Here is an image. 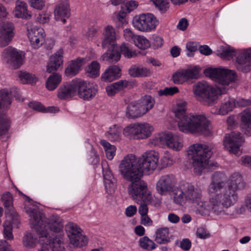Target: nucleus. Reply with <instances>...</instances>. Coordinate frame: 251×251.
I'll return each instance as SVG.
<instances>
[{
	"instance_id": "nucleus-1",
	"label": "nucleus",
	"mask_w": 251,
	"mask_h": 251,
	"mask_svg": "<svg viewBox=\"0 0 251 251\" xmlns=\"http://www.w3.org/2000/svg\"><path fill=\"white\" fill-rule=\"evenodd\" d=\"M246 183L238 173L232 174L226 182L225 174L215 173L208 187V201L201 200V190L190 183L182 184L175 193V201L183 204L186 201L197 203L198 211L201 215L210 212L214 215H227V210L238 201L237 191L245 188Z\"/></svg>"
},
{
	"instance_id": "nucleus-2",
	"label": "nucleus",
	"mask_w": 251,
	"mask_h": 251,
	"mask_svg": "<svg viewBox=\"0 0 251 251\" xmlns=\"http://www.w3.org/2000/svg\"><path fill=\"white\" fill-rule=\"evenodd\" d=\"M185 105V102L177 103L174 111L179 130L185 133L210 135L211 134V123L205 115L199 113L187 114Z\"/></svg>"
},
{
	"instance_id": "nucleus-3",
	"label": "nucleus",
	"mask_w": 251,
	"mask_h": 251,
	"mask_svg": "<svg viewBox=\"0 0 251 251\" xmlns=\"http://www.w3.org/2000/svg\"><path fill=\"white\" fill-rule=\"evenodd\" d=\"M25 209L30 217L31 226L35 229L41 241H48V229L59 232L63 229L62 220L60 217L52 216L50 219H47L37 208L27 206Z\"/></svg>"
},
{
	"instance_id": "nucleus-4",
	"label": "nucleus",
	"mask_w": 251,
	"mask_h": 251,
	"mask_svg": "<svg viewBox=\"0 0 251 251\" xmlns=\"http://www.w3.org/2000/svg\"><path fill=\"white\" fill-rule=\"evenodd\" d=\"M119 171L123 178L130 183L127 187L129 195L136 203L147 202L152 200L146 183L141 180V173L138 171H130L119 166Z\"/></svg>"
},
{
	"instance_id": "nucleus-5",
	"label": "nucleus",
	"mask_w": 251,
	"mask_h": 251,
	"mask_svg": "<svg viewBox=\"0 0 251 251\" xmlns=\"http://www.w3.org/2000/svg\"><path fill=\"white\" fill-rule=\"evenodd\" d=\"M159 155L154 151L143 153L139 158L133 154H128L121 161L119 166L130 171H138L143 176L144 173L153 171L157 167Z\"/></svg>"
},
{
	"instance_id": "nucleus-6",
	"label": "nucleus",
	"mask_w": 251,
	"mask_h": 251,
	"mask_svg": "<svg viewBox=\"0 0 251 251\" xmlns=\"http://www.w3.org/2000/svg\"><path fill=\"white\" fill-rule=\"evenodd\" d=\"M216 151L213 144L196 143L190 146L187 150V155L192 162L194 170L197 175H201L206 167L209 159Z\"/></svg>"
},
{
	"instance_id": "nucleus-7",
	"label": "nucleus",
	"mask_w": 251,
	"mask_h": 251,
	"mask_svg": "<svg viewBox=\"0 0 251 251\" xmlns=\"http://www.w3.org/2000/svg\"><path fill=\"white\" fill-rule=\"evenodd\" d=\"M194 97L197 100L204 105L211 106L217 102L218 95L226 93L221 88H217L208 83L199 82L193 87Z\"/></svg>"
},
{
	"instance_id": "nucleus-8",
	"label": "nucleus",
	"mask_w": 251,
	"mask_h": 251,
	"mask_svg": "<svg viewBox=\"0 0 251 251\" xmlns=\"http://www.w3.org/2000/svg\"><path fill=\"white\" fill-rule=\"evenodd\" d=\"M206 76L209 77L223 86L219 88L223 91L225 89L226 93L227 89L226 86L230 83L235 82L237 79V75L234 71L225 68H209L204 71Z\"/></svg>"
},
{
	"instance_id": "nucleus-9",
	"label": "nucleus",
	"mask_w": 251,
	"mask_h": 251,
	"mask_svg": "<svg viewBox=\"0 0 251 251\" xmlns=\"http://www.w3.org/2000/svg\"><path fill=\"white\" fill-rule=\"evenodd\" d=\"M184 183H188L187 182H180L178 186L174 189L176 184V180L175 177L172 175H165L161 176L158 181L156 183V190L158 193L161 195H166L169 192L171 191H173V200L175 203L176 204L183 206L187 202L189 203H192L194 205V206L196 207L197 210L198 211V205L197 203H193L189 201H186L183 204H180L179 203H177L175 201V193L176 191V190L179 187V186Z\"/></svg>"
},
{
	"instance_id": "nucleus-10",
	"label": "nucleus",
	"mask_w": 251,
	"mask_h": 251,
	"mask_svg": "<svg viewBox=\"0 0 251 251\" xmlns=\"http://www.w3.org/2000/svg\"><path fill=\"white\" fill-rule=\"evenodd\" d=\"M153 130V126L148 123H135L126 126L123 134L130 139H145L151 136Z\"/></svg>"
},
{
	"instance_id": "nucleus-11",
	"label": "nucleus",
	"mask_w": 251,
	"mask_h": 251,
	"mask_svg": "<svg viewBox=\"0 0 251 251\" xmlns=\"http://www.w3.org/2000/svg\"><path fill=\"white\" fill-rule=\"evenodd\" d=\"M133 26L142 32L154 30L159 25V21L151 13L142 14L134 17L132 20Z\"/></svg>"
},
{
	"instance_id": "nucleus-12",
	"label": "nucleus",
	"mask_w": 251,
	"mask_h": 251,
	"mask_svg": "<svg viewBox=\"0 0 251 251\" xmlns=\"http://www.w3.org/2000/svg\"><path fill=\"white\" fill-rule=\"evenodd\" d=\"M244 142L241 134L238 132H234L226 135L223 144L225 148L230 153L238 155L241 153L240 147Z\"/></svg>"
},
{
	"instance_id": "nucleus-13",
	"label": "nucleus",
	"mask_w": 251,
	"mask_h": 251,
	"mask_svg": "<svg viewBox=\"0 0 251 251\" xmlns=\"http://www.w3.org/2000/svg\"><path fill=\"white\" fill-rule=\"evenodd\" d=\"M2 60L13 69L20 67L23 64L22 52L8 47L2 53Z\"/></svg>"
},
{
	"instance_id": "nucleus-14",
	"label": "nucleus",
	"mask_w": 251,
	"mask_h": 251,
	"mask_svg": "<svg viewBox=\"0 0 251 251\" xmlns=\"http://www.w3.org/2000/svg\"><path fill=\"white\" fill-rule=\"evenodd\" d=\"M76 95L84 100H89L95 97L97 89L93 84L80 79L75 78Z\"/></svg>"
},
{
	"instance_id": "nucleus-15",
	"label": "nucleus",
	"mask_w": 251,
	"mask_h": 251,
	"mask_svg": "<svg viewBox=\"0 0 251 251\" xmlns=\"http://www.w3.org/2000/svg\"><path fill=\"white\" fill-rule=\"evenodd\" d=\"M199 70L197 67L187 69H181L173 75V81L176 84H181L192 79L198 77Z\"/></svg>"
},
{
	"instance_id": "nucleus-16",
	"label": "nucleus",
	"mask_w": 251,
	"mask_h": 251,
	"mask_svg": "<svg viewBox=\"0 0 251 251\" xmlns=\"http://www.w3.org/2000/svg\"><path fill=\"white\" fill-rule=\"evenodd\" d=\"M162 143H166L168 148L174 151H180L183 147V143L181 138L178 135L172 133H164L157 137Z\"/></svg>"
},
{
	"instance_id": "nucleus-17",
	"label": "nucleus",
	"mask_w": 251,
	"mask_h": 251,
	"mask_svg": "<svg viewBox=\"0 0 251 251\" xmlns=\"http://www.w3.org/2000/svg\"><path fill=\"white\" fill-rule=\"evenodd\" d=\"M26 28L28 37L32 46L34 48H39L44 41V29L37 26L31 27L30 23L26 24Z\"/></svg>"
},
{
	"instance_id": "nucleus-18",
	"label": "nucleus",
	"mask_w": 251,
	"mask_h": 251,
	"mask_svg": "<svg viewBox=\"0 0 251 251\" xmlns=\"http://www.w3.org/2000/svg\"><path fill=\"white\" fill-rule=\"evenodd\" d=\"M14 25L8 21L0 22V46L4 47L9 44L14 36Z\"/></svg>"
},
{
	"instance_id": "nucleus-19",
	"label": "nucleus",
	"mask_w": 251,
	"mask_h": 251,
	"mask_svg": "<svg viewBox=\"0 0 251 251\" xmlns=\"http://www.w3.org/2000/svg\"><path fill=\"white\" fill-rule=\"evenodd\" d=\"M76 96L75 78L62 84L57 91V98L61 100H70Z\"/></svg>"
},
{
	"instance_id": "nucleus-20",
	"label": "nucleus",
	"mask_w": 251,
	"mask_h": 251,
	"mask_svg": "<svg viewBox=\"0 0 251 251\" xmlns=\"http://www.w3.org/2000/svg\"><path fill=\"white\" fill-rule=\"evenodd\" d=\"M43 242L39 251H66L61 237L55 236L48 241Z\"/></svg>"
},
{
	"instance_id": "nucleus-21",
	"label": "nucleus",
	"mask_w": 251,
	"mask_h": 251,
	"mask_svg": "<svg viewBox=\"0 0 251 251\" xmlns=\"http://www.w3.org/2000/svg\"><path fill=\"white\" fill-rule=\"evenodd\" d=\"M54 18L56 21H61L63 24L66 22V19L70 15V9L68 0L59 2L55 7L54 11Z\"/></svg>"
},
{
	"instance_id": "nucleus-22",
	"label": "nucleus",
	"mask_w": 251,
	"mask_h": 251,
	"mask_svg": "<svg viewBox=\"0 0 251 251\" xmlns=\"http://www.w3.org/2000/svg\"><path fill=\"white\" fill-rule=\"evenodd\" d=\"M102 35L101 46L103 48H106L110 45H112L117 38V32L115 29L109 25L104 27Z\"/></svg>"
},
{
	"instance_id": "nucleus-23",
	"label": "nucleus",
	"mask_w": 251,
	"mask_h": 251,
	"mask_svg": "<svg viewBox=\"0 0 251 251\" xmlns=\"http://www.w3.org/2000/svg\"><path fill=\"white\" fill-rule=\"evenodd\" d=\"M133 83L126 80H121L107 86L106 91L108 96H112L126 88H132Z\"/></svg>"
},
{
	"instance_id": "nucleus-24",
	"label": "nucleus",
	"mask_w": 251,
	"mask_h": 251,
	"mask_svg": "<svg viewBox=\"0 0 251 251\" xmlns=\"http://www.w3.org/2000/svg\"><path fill=\"white\" fill-rule=\"evenodd\" d=\"M63 51L61 49L59 50L50 58L47 68V72L49 73L57 70L63 63Z\"/></svg>"
},
{
	"instance_id": "nucleus-25",
	"label": "nucleus",
	"mask_w": 251,
	"mask_h": 251,
	"mask_svg": "<svg viewBox=\"0 0 251 251\" xmlns=\"http://www.w3.org/2000/svg\"><path fill=\"white\" fill-rule=\"evenodd\" d=\"M121 72L120 68L117 65L109 66L102 74L101 80L105 82H111L121 76Z\"/></svg>"
},
{
	"instance_id": "nucleus-26",
	"label": "nucleus",
	"mask_w": 251,
	"mask_h": 251,
	"mask_svg": "<svg viewBox=\"0 0 251 251\" xmlns=\"http://www.w3.org/2000/svg\"><path fill=\"white\" fill-rule=\"evenodd\" d=\"M103 176L105 190L108 193L112 194L116 187V180L109 170L103 169Z\"/></svg>"
},
{
	"instance_id": "nucleus-27",
	"label": "nucleus",
	"mask_w": 251,
	"mask_h": 251,
	"mask_svg": "<svg viewBox=\"0 0 251 251\" xmlns=\"http://www.w3.org/2000/svg\"><path fill=\"white\" fill-rule=\"evenodd\" d=\"M128 74L133 77H143L150 76L151 72L148 68L134 65L129 69Z\"/></svg>"
},
{
	"instance_id": "nucleus-28",
	"label": "nucleus",
	"mask_w": 251,
	"mask_h": 251,
	"mask_svg": "<svg viewBox=\"0 0 251 251\" xmlns=\"http://www.w3.org/2000/svg\"><path fill=\"white\" fill-rule=\"evenodd\" d=\"M14 13L15 16L17 18L28 19L31 17V13L27 10L26 3L22 1L17 2Z\"/></svg>"
},
{
	"instance_id": "nucleus-29",
	"label": "nucleus",
	"mask_w": 251,
	"mask_h": 251,
	"mask_svg": "<svg viewBox=\"0 0 251 251\" xmlns=\"http://www.w3.org/2000/svg\"><path fill=\"white\" fill-rule=\"evenodd\" d=\"M236 106L234 99L229 98L227 100L222 102L219 109L217 108L215 111H212L215 114L225 115L232 111Z\"/></svg>"
},
{
	"instance_id": "nucleus-30",
	"label": "nucleus",
	"mask_w": 251,
	"mask_h": 251,
	"mask_svg": "<svg viewBox=\"0 0 251 251\" xmlns=\"http://www.w3.org/2000/svg\"><path fill=\"white\" fill-rule=\"evenodd\" d=\"M251 62V51L245 50L240 52L236 57V62L238 63L237 68L243 71L242 65L249 67Z\"/></svg>"
},
{
	"instance_id": "nucleus-31",
	"label": "nucleus",
	"mask_w": 251,
	"mask_h": 251,
	"mask_svg": "<svg viewBox=\"0 0 251 251\" xmlns=\"http://www.w3.org/2000/svg\"><path fill=\"white\" fill-rule=\"evenodd\" d=\"M137 102L142 111H143L142 113L144 115L152 108L155 101L151 96L146 95L142 98Z\"/></svg>"
},
{
	"instance_id": "nucleus-32",
	"label": "nucleus",
	"mask_w": 251,
	"mask_h": 251,
	"mask_svg": "<svg viewBox=\"0 0 251 251\" xmlns=\"http://www.w3.org/2000/svg\"><path fill=\"white\" fill-rule=\"evenodd\" d=\"M169 230L168 227H161L155 232V241L159 244H167L170 242Z\"/></svg>"
},
{
	"instance_id": "nucleus-33",
	"label": "nucleus",
	"mask_w": 251,
	"mask_h": 251,
	"mask_svg": "<svg viewBox=\"0 0 251 251\" xmlns=\"http://www.w3.org/2000/svg\"><path fill=\"white\" fill-rule=\"evenodd\" d=\"M138 102H131L126 108V115L128 118H136L143 115Z\"/></svg>"
},
{
	"instance_id": "nucleus-34",
	"label": "nucleus",
	"mask_w": 251,
	"mask_h": 251,
	"mask_svg": "<svg viewBox=\"0 0 251 251\" xmlns=\"http://www.w3.org/2000/svg\"><path fill=\"white\" fill-rule=\"evenodd\" d=\"M82 59L77 58L69 63L65 70V73L68 76H72L76 75L81 67Z\"/></svg>"
},
{
	"instance_id": "nucleus-35",
	"label": "nucleus",
	"mask_w": 251,
	"mask_h": 251,
	"mask_svg": "<svg viewBox=\"0 0 251 251\" xmlns=\"http://www.w3.org/2000/svg\"><path fill=\"white\" fill-rule=\"evenodd\" d=\"M62 80L61 76L58 73H53L47 79L46 88L50 91L55 89L60 83Z\"/></svg>"
},
{
	"instance_id": "nucleus-36",
	"label": "nucleus",
	"mask_w": 251,
	"mask_h": 251,
	"mask_svg": "<svg viewBox=\"0 0 251 251\" xmlns=\"http://www.w3.org/2000/svg\"><path fill=\"white\" fill-rule=\"evenodd\" d=\"M11 93L7 89L0 91V108H7L12 103Z\"/></svg>"
},
{
	"instance_id": "nucleus-37",
	"label": "nucleus",
	"mask_w": 251,
	"mask_h": 251,
	"mask_svg": "<svg viewBox=\"0 0 251 251\" xmlns=\"http://www.w3.org/2000/svg\"><path fill=\"white\" fill-rule=\"evenodd\" d=\"M102 60L108 63H115L121 58V53L115 49L109 50L101 56Z\"/></svg>"
},
{
	"instance_id": "nucleus-38",
	"label": "nucleus",
	"mask_w": 251,
	"mask_h": 251,
	"mask_svg": "<svg viewBox=\"0 0 251 251\" xmlns=\"http://www.w3.org/2000/svg\"><path fill=\"white\" fill-rule=\"evenodd\" d=\"M65 230L69 239H71L75 242L74 236L81 233V229L75 223L69 222L65 226Z\"/></svg>"
},
{
	"instance_id": "nucleus-39",
	"label": "nucleus",
	"mask_w": 251,
	"mask_h": 251,
	"mask_svg": "<svg viewBox=\"0 0 251 251\" xmlns=\"http://www.w3.org/2000/svg\"><path fill=\"white\" fill-rule=\"evenodd\" d=\"M240 116L242 124V131L244 133L245 130L247 129V127H249L251 126V108L245 109L240 114Z\"/></svg>"
},
{
	"instance_id": "nucleus-40",
	"label": "nucleus",
	"mask_w": 251,
	"mask_h": 251,
	"mask_svg": "<svg viewBox=\"0 0 251 251\" xmlns=\"http://www.w3.org/2000/svg\"><path fill=\"white\" fill-rule=\"evenodd\" d=\"M38 243L37 238L32 233L26 232L23 238V244L27 249L34 248Z\"/></svg>"
},
{
	"instance_id": "nucleus-41",
	"label": "nucleus",
	"mask_w": 251,
	"mask_h": 251,
	"mask_svg": "<svg viewBox=\"0 0 251 251\" xmlns=\"http://www.w3.org/2000/svg\"><path fill=\"white\" fill-rule=\"evenodd\" d=\"M121 128L120 127L116 125H113L109 128L106 133V136L111 141H118L121 138Z\"/></svg>"
},
{
	"instance_id": "nucleus-42",
	"label": "nucleus",
	"mask_w": 251,
	"mask_h": 251,
	"mask_svg": "<svg viewBox=\"0 0 251 251\" xmlns=\"http://www.w3.org/2000/svg\"><path fill=\"white\" fill-rule=\"evenodd\" d=\"M2 199L3 202V204L5 207L9 208L10 214L13 216L15 220L18 219V214L16 212H15L13 209L12 206V198L10 193L7 192L2 196Z\"/></svg>"
},
{
	"instance_id": "nucleus-43",
	"label": "nucleus",
	"mask_w": 251,
	"mask_h": 251,
	"mask_svg": "<svg viewBox=\"0 0 251 251\" xmlns=\"http://www.w3.org/2000/svg\"><path fill=\"white\" fill-rule=\"evenodd\" d=\"M133 43L137 47L141 50L147 49L151 46L150 41L142 35L135 36Z\"/></svg>"
},
{
	"instance_id": "nucleus-44",
	"label": "nucleus",
	"mask_w": 251,
	"mask_h": 251,
	"mask_svg": "<svg viewBox=\"0 0 251 251\" xmlns=\"http://www.w3.org/2000/svg\"><path fill=\"white\" fill-rule=\"evenodd\" d=\"M100 144L103 147L106 155L109 160H112L115 155L116 148L114 145H111L105 140L100 141Z\"/></svg>"
},
{
	"instance_id": "nucleus-45",
	"label": "nucleus",
	"mask_w": 251,
	"mask_h": 251,
	"mask_svg": "<svg viewBox=\"0 0 251 251\" xmlns=\"http://www.w3.org/2000/svg\"><path fill=\"white\" fill-rule=\"evenodd\" d=\"M139 245L141 248L148 251H152L156 248V245L154 242L149 239L147 236L141 238L139 241Z\"/></svg>"
},
{
	"instance_id": "nucleus-46",
	"label": "nucleus",
	"mask_w": 251,
	"mask_h": 251,
	"mask_svg": "<svg viewBox=\"0 0 251 251\" xmlns=\"http://www.w3.org/2000/svg\"><path fill=\"white\" fill-rule=\"evenodd\" d=\"M120 51L121 53L128 58L133 57L137 55V52L132 50L128 43H123L120 47Z\"/></svg>"
},
{
	"instance_id": "nucleus-47",
	"label": "nucleus",
	"mask_w": 251,
	"mask_h": 251,
	"mask_svg": "<svg viewBox=\"0 0 251 251\" xmlns=\"http://www.w3.org/2000/svg\"><path fill=\"white\" fill-rule=\"evenodd\" d=\"M9 126V120L5 115H0V136L6 135Z\"/></svg>"
},
{
	"instance_id": "nucleus-48",
	"label": "nucleus",
	"mask_w": 251,
	"mask_h": 251,
	"mask_svg": "<svg viewBox=\"0 0 251 251\" xmlns=\"http://www.w3.org/2000/svg\"><path fill=\"white\" fill-rule=\"evenodd\" d=\"M100 64L97 61H93L89 66L87 73L91 77H96L100 75Z\"/></svg>"
},
{
	"instance_id": "nucleus-49",
	"label": "nucleus",
	"mask_w": 251,
	"mask_h": 251,
	"mask_svg": "<svg viewBox=\"0 0 251 251\" xmlns=\"http://www.w3.org/2000/svg\"><path fill=\"white\" fill-rule=\"evenodd\" d=\"M75 242H73L71 239H69L70 243L76 247H81L82 246H85L88 242V240L87 237L82 234V233L76 235V236H74Z\"/></svg>"
},
{
	"instance_id": "nucleus-50",
	"label": "nucleus",
	"mask_w": 251,
	"mask_h": 251,
	"mask_svg": "<svg viewBox=\"0 0 251 251\" xmlns=\"http://www.w3.org/2000/svg\"><path fill=\"white\" fill-rule=\"evenodd\" d=\"M235 54V50L230 47H225L222 52L217 54L221 58L226 60H230L232 58Z\"/></svg>"
},
{
	"instance_id": "nucleus-51",
	"label": "nucleus",
	"mask_w": 251,
	"mask_h": 251,
	"mask_svg": "<svg viewBox=\"0 0 251 251\" xmlns=\"http://www.w3.org/2000/svg\"><path fill=\"white\" fill-rule=\"evenodd\" d=\"M3 236L4 238L7 240H12L13 239L12 233V225L10 221H5L3 224Z\"/></svg>"
},
{
	"instance_id": "nucleus-52",
	"label": "nucleus",
	"mask_w": 251,
	"mask_h": 251,
	"mask_svg": "<svg viewBox=\"0 0 251 251\" xmlns=\"http://www.w3.org/2000/svg\"><path fill=\"white\" fill-rule=\"evenodd\" d=\"M151 44L153 49H157L163 46V39L159 35L153 34L151 37Z\"/></svg>"
},
{
	"instance_id": "nucleus-53",
	"label": "nucleus",
	"mask_w": 251,
	"mask_h": 251,
	"mask_svg": "<svg viewBox=\"0 0 251 251\" xmlns=\"http://www.w3.org/2000/svg\"><path fill=\"white\" fill-rule=\"evenodd\" d=\"M155 6L161 12H165L169 7L168 0H151Z\"/></svg>"
},
{
	"instance_id": "nucleus-54",
	"label": "nucleus",
	"mask_w": 251,
	"mask_h": 251,
	"mask_svg": "<svg viewBox=\"0 0 251 251\" xmlns=\"http://www.w3.org/2000/svg\"><path fill=\"white\" fill-rule=\"evenodd\" d=\"M19 76L23 83H33L34 81V76L26 72H20Z\"/></svg>"
},
{
	"instance_id": "nucleus-55",
	"label": "nucleus",
	"mask_w": 251,
	"mask_h": 251,
	"mask_svg": "<svg viewBox=\"0 0 251 251\" xmlns=\"http://www.w3.org/2000/svg\"><path fill=\"white\" fill-rule=\"evenodd\" d=\"M178 92V89L176 87H166L163 90H160L158 91V94L160 96H172Z\"/></svg>"
},
{
	"instance_id": "nucleus-56",
	"label": "nucleus",
	"mask_w": 251,
	"mask_h": 251,
	"mask_svg": "<svg viewBox=\"0 0 251 251\" xmlns=\"http://www.w3.org/2000/svg\"><path fill=\"white\" fill-rule=\"evenodd\" d=\"M199 44L196 42H189L186 44L187 55L191 57L193 55V53L198 50Z\"/></svg>"
},
{
	"instance_id": "nucleus-57",
	"label": "nucleus",
	"mask_w": 251,
	"mask_h": 251,
	"mask_svg": "<svg viewBox=\"0 0 251 251\" xmlns=\"http://www.w3.org/2000/svg\"><path fill=\"white\" fill-rule=\"evenodd\" d=\"M30 6L34 9L41 10L45 6L44 0H28Z\"/></svg>"
},
{
	"instance_id": "nucleus-58",
	"label": "nucleus",
	"mask_w": 251,
	"mask_h": 251,
	"mask_svg": "<svg viewBox=\"0 0 251 251\" xmlns=\"http://www.w3.org/2000/svg\"><path fill=\"white\" fill-rule=\"evenodd\" d=\"M151 200H150L149 201L147 202L143 201L141 203H137V204H140L138 208V212L141 216L148 214L149 212L148 204L151 203Z\"/></svg>"
},
{
	"instance_id": "nucleus-59",
	"label": "nucleus",
	"mask_w": 251,
	"mask_h": 251,
	"mask_svg": "<svg viewBox=\"0 0 251 251\" xmlns=\"http://www.w3.org/2000/svg\"><path fill=\"white\" fill-rule=\"evenodd\" d=\"M28 106L30 108L40 112L45 111V107L38 101H31L28 103Z\"/></svg>"
},
{
	"instance_id": "nucleus-60",
	"label": "nucleus",
	"mask_w": 251,
	"mask_h": 251,
	"mask_svg": "<svg viewBox=\"0 0 251 251\" xmlns=\"http://www.w3.org/2000/svg\"><path fill=\"white\" fill-rule=\"evenodd\" d=\"M135 36H137V35H134L129 29L126 28L124 30V37L126 40L134 42Z\"/></svg>"
},
{
	"instance_id": "nucleus-61",
	"label": "nucleus",
	"mask_w": 251,
	"mask_h": 251,
	"mask_svg": "<svg viewBox=\"0 0 251 251\" xmlns=\"http://www.w3.org/2000/svg\"><path fill=\"white\" fill-rule=\"evenodd\" d=\"M0 251H14L5 240H0Z\"/></svg>"
},
{
	"instance_id": "nucleus-62",
	"label": "nucleus",
	"mask_w": 251,
	"mask_h": 251,
	"mask_svg": "<svg viewBox=\"0 0 251 251\" xmlns=\"http://www.w3.org/2000/svg\"><path fill=\"white\" fill-rule=\"evenodd\" d=\"M191 247V242L187 238L183 239L180 242V247L183 250L187 251Z\"/></svg>"
},
{
	"instance_id": "nucleus-63",
	"label": "nucleus",
	"mask_w": 251,
	"mask_h": 251,
	"mask_svg": "<svg viewBox=\"0 0 251 251\" xmlns=\"http://www.w3.org/2000/svg\"><path fill=\"white\" fill-rule=\"evenodd\" d=\"M160 162L163 167H167L169 165L171 164L170 155L168 153H165L161 158Z\"/></svg>"
},
{
	"instance_id": "nucleus-64",
	"label": "nucleus",
	"mask_w": 251,
	"mask_h": 251,
	"mask_svg": "<svg viewBox=\"0 0 251 251\" xmlns=\"http://www.w3.org/2000/svg\"><path fill=\"white\" fill-rule=\"evenodd\" d=\"M189 25L187 20L185 18L180 19L177 25V28L181 30L184 31L186 29Z\"/></svg>"
}]
</instances>
